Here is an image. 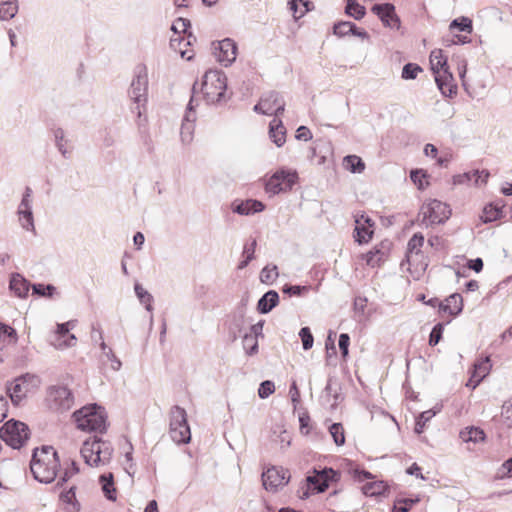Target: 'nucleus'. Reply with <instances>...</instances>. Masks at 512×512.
<instances>
[{"label": "nucleus", "instance_id": "1", "mask_svg": "<svg viewBox=\"0 0 512 512\" xmlns=\"http://www.w3.org/2000/svg\"><path fill=\"white\" fill-rule=\"evenodd\" d=\"M30 470L36 480L51 483L60 470L58 453L52 446L36 448L30 462Z\"/></svg>", "mask_w": 512, "mask_h": 512}, {"label": "nucleus", "instance_id": "2", "mask_svg": "<svg viewBox=\"0 0 512 512\" xmlns=\"http://www.w3.org/2000/svg\"><path fill=\"white\" fill-rule=\"evenodd\" d=\"M431 70L441 93L446 97H453L457 93L452 73L449 70L447 56L442 49H434L429 56Z\"/></svg>", "mask_w": 512, "mask_h": 512}, {"label": "nucleus", "instance_id": "3", "mask_svg": "<svg viewBox=\"0 0 512 512\" xmlns=\"http://www.w3.org/2000/svg\"><path fill=\"white\" fill-rule=\"evenodd\" d=\"M76 427L84 432L104 433L107 417L102 407L95 404L84 406L73 414Z\"/></svg>", "mask_w": 512, "mask_h": 512}, {"label": "nucleus", "instance_id": "4", "mask_svg": "<svg viewBox=\"0 0 512 512\" xmlns=\"http://www.w3.org/2000/svg\"><path fill=\"white\" fill-rule=\"evenodd\" d=\"M227 89V78L219 70L207 71L201 81L200 91L203 98L209 104H215L221 101Z\"/></svg>", "mask_w": 512, "mask_h": 512}, {"label": "nucleus", "instance_id": "5", "mask_svg": "<svg viewBox=\"0 0 512 512\" xmlns=\"http://www.w3.org/2000/svg\"><path fill=\"white\" fill-rule=\"evenodd\" d=\"M113 449L110 443L98 438L86 440L81 448V455L90 466H99L109 462Z\"/></svg>", "mask_w": 512, "mask_h": 512}, {"label": "nucleus", "instance_id": "6", "mask_svg": "<svg viewBox=\"0 0 512 512\" xmlns=\"http://www.w3.org/2000/svg\"><path fill=\"white\" fill-rule=\"evenodd\" d=\"M298 180V174L294 170L280 169L264 180V189L267 194L287 192L292 189Z\"/></svg>", "mask_w": 512, "mask_h": 512}, {"label": "nucleus", "instance_id": "7", "mask_svg": "<svg viewBox=\"0 0 512 512\" xmlns=\"http://www.w3.org/2000/svg\"><path fill=\"white\" fill-rule=\"evenodd\" d=\"M169 435L177 444L188 443L191 439L186 411L179 406L170 410Z\"/></svg>", "mask_w": 512, "mask_h": 512}, {"label": "nucleus", "instance_id": "8", "mask_svg": "<svg viewBox=\"0 0 512 512\" xmlns=\"http://www.w3.org/2000/svg\"><path fill=\"white\" fill-rule=\"evenodd\" d=\"M0 437L13 448L22 447L30 437L28 426L16 420L7 421L0 429Z\"/></svg>", "mask_w": 512, "mask_h": 512}, {"label": "nucleus", "instance_id": "9", "mask_svg": "<svg viewBox=\"0 0 512 512\" xmlns=\"http://www.w3.org/2000/svg\"><path fill=\"white\" fill-rule=\"evenodd\" d=\"M450 215L451 210L449 206L436 199L423 203L419 212L422 223L426 225L444 223L449 219Z\"/></svg>", "mask_w": 512, "mask_h": 512}, {"label": "nucleus", "instance_id": "10", "mask_svg": "<svg viewBox=\"0 0 512 512\" xmlns=\"http://www.w3.org/2000/svg\"><path fill=\"white\" fill-rule=\"evenodd\" d=\"M39 383V378L34 375L26 374L16 378L7 388L12 402L19 404L28 394L34 392Z\"/></svg>", "mask_w": 512, "mask_h": 512}, {"label": "nucleus", "instance_id": "11", "mask_svg": "<svg viewBox=\"0 0 512 512\" xmlns=\"http://www.w3.org/2000/svg\"><path fill=\"white\" fill-rule=\"evenodd\" d=\"M449 30L452 33H454L455 31L465 32L466 35L453 34L451 39L445 40L446 45L468 43L471 41L470 35L473 32L472 20L465 16L456 18L450 23Z\"/></svg>", "mask_w": 512, "mask_h": 512}, {"label": "nucleus", "instance_id": "12", "mask_svg": "<svg viewBox=\"0 0 512 512\" xmlns=\"http://www.w3.org/2000/svg\"><path fill=\"white\" fill-rule=\"evenodd\" d=\"M190 27L189 21L183 18H178L174 21L172 24L171 29L174 31L175 35L170 40L171 47L178 51L181 54L182 58H186L187 60H191L193 58V55L188 50H183L181 45L186 41V32L187 29Z\"/></svg>", "mask_w": 512, "mask_h": 512}, {"label": "nucleus", "instance_id": "13", "mask_svg": "<svg viewBox=\"0 0 512 512\" xmlns=\"http://www.w3.org/2000/svg\"><path fill=\"white\" fill-rule=\"evenodd\" d=\"M289 478V472L282 467L268 468L262 474L263 486L270 491H276L278 488L285 486Z\"/></svg>", "mask_w": 512, "mask_h": 512}, {"label": "nucleus", "instance_id": "14", "mask_svg": "<svg viewBox=\"0 0 512 512\" xmlns=\"http://www.w3.org/2000/svg\"><path fill=\"white\" fill-rule=\"evenodd\" d=\"M374 235V222L366 215H355L354 239L362 245L369 243Z\"/></svg>", "mask_w": 512, "mask_h": 512}, {"label": "nucleus", "instance_id": "15", "mask_svg": "<svg viewBox=\"0 0 512 512\" xmlns=\"http://www.w3.org/2000/svg\"><path fill=\"white\" fill-rule=\"evenodd\" d=\"M284 106L285 103L279 95L275 92H270L260 99L259 103L255 105L254 110L265 115H277L284 111Z\"/></svg>", "mask_w": 512, "mask_h": 512}, {"label": "nucleus", "instance_id": "16", "mask_svg": "<svg viewBox=\"0 0 512 512\" xmlns=\"http://www.w3.org/2000/svg\"><path fill=\"white\" fill-rule=\"evenodd\" d=\"M371 10L381 19L385 26L396 29L400 28V19L395 12L394 5L390 3L376 4Z\"/></svg>", "mask_w": 512, "mask_h": 512}, {"label": "nucleus", "instance_id": "17", "mask_svg": "<svg viewBox=\"0 0 512 512\" xmlns=\"http://www.w3.org/2000/svg\"><path fill=\"white\" fill-rule=\"evenodd\" d=\"M217 60L225 66L235 61L237 56V45L236 43L227 38L218 42L214 52Z\"/></svg>", "mask_w": 512, "mask_h": 512}, {"label": "nucleus", "instance_id": "18", "mask_svg": "<svg viewBox=\"0 0 512 512\" xmlns=\"http://www.w3.org/2000/svg\"><path fill=\"white\" fill-rule=\"evenodd\" d=\"M463 310V298L459 293H453L439 304L442 317H455Z\"/></svg>", "mask_w": 512, "mask_h": 512}, {"label": "nucleus", "instance_id": "19", "mask_svg": "<svg viewBox=\"0 0 512 512\" xmlns=\"http://www.w3.org/2000/svg\"><path fill=\"white\" fill-rule=\"evenodd\" d=\"M406 262L408 265L407 271L413 280L418 281L425 276L428 267L426 255L406 256Z\"/></svg>", "mask_w": 512, "mask_h": 512}, {"label": "nucleus", "instance_id": "20", "mask_svg": "<svg viewBox=\"0 0 512 512\" xmlns=\"http://www.w3.org/2000/svg\"><path fill=\"white\" fill-rule=\"evenodd\" d=\"M490 360L488 357L476 361L471 371V376L466 383V386L475 389L479 383L489 374L490 372Z\"/></svg>", "mask_w": 512, "mask_h": 512}, {"label": "nucleus", "instance_id": "21", "mask_svg": "<svg viewBox=\"0 0 512 512\" xmlns=\"http://www.w3.org/2000/svg\"><path fill=\"white\" fill-rule=\"evenodd\" d=\"M49 397L59 409H69L73 404L72 393L64 386L52 388L50 390Z\"/></svg>", "mask_w": 512, "mask_h": 512}, {"label": "nucleus", "instance_id": "22", "mask_svg": "<svg viewBox=\"0 0 512 512\" xmlns=\"http://www.w3.org/2000/svg\"><path fill=\"white\" fill-rule=\"evenodd\" d=\"M336 475L333 469H324L316 472L313 476H309L307 481L317 492H324L328 488L329 481L333 480Z\"/></svg>", "mask_w": 512, "mask_h": 512}, {"label": "nucleus", "instance_id": "23", "mask_svg": "<svg viewBox=\"0 0 512 512\" xmlns=\"http://www.w3.org/2000/svg\"><path fill=\"white\" fill-rule=\"evenodd\" d=\"M29 197L30 189H27L26 194L24 195L18 210L21 225L23 226V228L27 230L34 228L33 216L29 204Z\"/></svg>", "mask_w": 512, "mask_h": 512}, {"label": "nucleus", "instance_id": "24", "mask_svg": "<svg viewBox=\"0 0 512 512\" xmlns=\"http://www.w3.org/2000/svg\"><path fill=\"white\" fill-rule=\"evenodd\" d=\"M147 79L146 76L138 75L131 84L129 95L136 103L146 101Z\"/></svg>", "mask_w": 512, "mask_h": 512}, {"label": "nucleus", "instance_id": "25", "mask_svg": "<svg viewBox=\"0 0 512 512\" xmlns=\"http://www.w3.org/2000/svg\"><path fill=\"white\" fill-rule=\"evenodd\" d=\"M359 258L365 261L367 266L377 268L386 261L387 255L378 245H376L368 252L361 254Z\"/></svg>", "mask_w": 512, "mask_h": 512}, {"label": "nucleus", "instance_id": "26", "mask_svg": "<svg viewBox=\"0 0 512 512\" xmlns=\"http://www.w3.org/2000/svg\"><path fill=\"white\" fill-rule=\"evenodd\" d=\"M71 325H72L71 322H67V323L59 324L57 326L56 340L54 342V345L57 348L70 347V346L75 345L76 337L74 335H69V340L62 341V336L67 335L69 333Z\"/></svg>", "mask_w": 512, "mask_h": 512}, {"label": "nucleus", "instance_id": "27", "mask_svg": "<svg viewBox=\"0 0 512 512\" xmlns=\"http://www.w3.org/2000/svg\"><path fill=\"white\" fill-rule=\"evenodd\" d=\"M269 134L273 142L278 146H282L286 141V130L279 119H273L270 122Z\"/></svg>", "mask_w": 512, "mask_h": 512}, {"label": "nucleus", "instance_id": "28", "mask_svg": "<svg viewBox=\"0 0 512 512\" xmlns=\"http://www.w3.org/2000/svg\"><path fill=\"white\" fill-rule=\"evenodd\" d=\"M504 204H487L482 211L480 216L482 222L489 223L500 219L503 215Z\"/></svg>", "mask_w": 512, "mask_h": 512}, {"label": "nucleus", "instance_id": "29", "mask_svg": "<svg viewBox=\"0 0 512 512\" xmlns=\"http://www.w3.org/2000/svg\"><path fill=\"white\" fill-rule=\"evenodd\" d=\"M264 208L265 205L261 201L249 199L238 204L234 208V211L242 215H249L251 213L261 212Z\"/></svg>", "mask_w": 512, "mask_h": 512}, {"label": "nucleus", "instance_id": "30", "mask_svg": "<svg viewBox=\"0 0 512 512\" xmlns=\"http://www.w3.org/2000/svg\"><path fill=\"white\" fill-rule=\"evenodd\" d=\"M99 482L102 491L109 500H116L117 490L114 485V478L112 473H105L99 477Z\"/></svg>", "mask_w": 512, "mask_h": 512}, {"label": "nucleus", "instance_id": "31", "mask_svg": "<svg viewBox=\"0 0 512 512\" xmlns=\"http://www.w3.org/2000/svg\"><path fill=\"white\" fill-rule=\"evenodd\" d=\"M460 438L464 442H483L486 438L484 431L479 427H466L464 430L460 432Z\"/></svg>", "mask_w": 512, "mask_h": 512}, {"label": "nucleus", "instance_id": "32", "mask_svg": "<svg viewBox=\"0 0 512 512\" xmlns=\"http://www.w3.org/2000/svg\"><path fill=\"white\" fill-rule=\"evenodd\" d=\"M424 242V235L422 233H415L408 241L406 256L424 255L422 252Z\"/></svg>", "mask_w": 512, "mask_h": 512}, {"label": "nucleus", "instance_id": "33", "mask_svg": "<svg viewBox=\"0 0 512 512\" xmlns=\"http://www.w3.org/2000/svg\"><path fill=\"white\" fill-rule=\"evenodd\" d=\"M279 296L276 291H268L258 302V310L261 313H268L278 304Z\"/></svg>", "mask_w": 512, "mask_h": 512}, {"label": "nucleus", "instance_id": "34", "mask_svg": "<svg viewBox=\"0 0 512 512\" xmlns=\"http://www.w3.org/2000/svg\"><path fill=\"white\" fill-rule=\"evenodd\" d=\"M289 6L293 17L296 20L303 17L312 9V3L309 0H290Z\"/></svg>", "mask_w": 512, "mask_h": 512}, {"label": "nucleus", "instance_id": "35", "mask_svg": "<svg viewBox=\"0 0 512 512\" xmlns=\"http://www.w3.org/2000/svg\"><path fill=\"white\" fill-rule=\"evenodd\" d=\"M10 289L19 297H25L29 291L28 282L19 274L13 275L10 280Z\"/></svg>", "mask_w": 512, "mask_h": 512}, {"label": "nucleus", "instance_id": "36", "mask_svg": "<svg viewBox=\"0 0 512 512\" xmlns=\"http://www.w3.org/2000/svg\"><path fill=\"white\" fill-rule=\"evenodd\" d=\"M261 329V326L258 327L254 325L252 330L254 334L245 335L243 338V346L246 350L247 354L253 355L258 352V340H257V332Z\"/></svg>", "mask_w": 512, "mask_h": 512}, {"label": "nucleus", "instance_id": "37", "mask_svg": "<svg viewBox=\"0 0 512 512\" xmlns=\"http://www.w3.org/2000/svg\"><path fill=\"white\" fill-rule=\"evenodd\" d=\"M344 167L352 173H361L365 169V163L357 155H349L343 159Z\"/></svg>", "mask_w": 512, "mask_h": 512}, {"label": "nucleus", "instance_id": "38", "mask_svg": "<svg viewBox=\"0 0 512 512\" xmlns=\"http://www.w3.org/2000/svg\"><path fill=\"white\" fill-rule=\"evenodd\" d=\"M18 12V4L16 0H10L0 3V19L10 20Z\"/></svg>", "mask_w": 512, "mask_h": 512}, {"label": "nucleus", "instance_id": "39", "mask_svg": "<svg viewBox=\"0 0 512 512\" xmlns=\"http://www.w3.org/2000/svg\"><path fill=\"white\" fill-rule=\"evenodd\" d=\"M345 12L356 20L362 19L366 14L365 7L355 0H347Z\"/></svg>", "mask_w": 512, "mask_h": 512}, {"label": "nucleus", "instance_id": "40", "mask_svg": "<svg viewBox=\"0 0 512 512\" xmlns=\"http://www.w3.org/2000/svg\"><path fill=\"white\" fill-rule=\"evenodd\" d=\"M499 422L507 429L512 428V399L502 405Z\"/></svg>", "mask_w": 512, "mask_h": 512}, {"label": "nucleus", "instance_id": "41", "mask_svg": "<svg viewBox=\"0 0 512 512\" xmlns=\"http://www.w3.org/2000/svg\"><path fill=\"white\" fill-rule=\"evenodd\" d=\"M0 340L7 344H15L18 340L16 330L9 325L0 323Z\"/></svg>", "mask_w": 512, "mask_h": 512}, {"label": "nucleus", "instance_id": "42", "mask_svg": "<svg viewBox=\"0 0 512 512\" xmlns=\"http://www.w3.org/2000/svg\"><path fill=\"white\" fill-rule=\"evenodd\" d=\"M195 124L193 121L185 119L182 123L180 136L181 140L184 144H189L192 142L194 137Z\"/></svg>", "mask_w": 512, "mask_h": 512}, {"label": "nucleus", "instance_id": "43", "mask_svg": "<svg viewBox=\"0 0 512 512\" xmlns=\"http://www.w3.org/2000/svg\"><path fill=\"white\" fill-rule=\"evenodd\" d=\"M410 178L413 181V183L420 190H424L425 188H427L429 186L428 175L423 170H413V171H411Z\"/></svg>", "mask_w": 512, "mask_h": 512}, {"label": "nucleus", "instance_id": "44", "mask_svg": "<svg viewBox=\"0 0 512 512\" xmlns=\"http://www.w3.org/2000/svg\"><path fill=\"white\" fill-rule=\"evenodd\" d=\"M329 432L337 446L345 443V429L341 423H333L329 427Z\"/></svg>", "mask_w": 512, "mask_h": 512}, {"label": "nucleus", "instance_id": "45", "mask_svg": "<svg viewBox=\"0 0 512 512\" xmlns=\"http://www.w3.org/2000/svg\"><path fill=\"white\" fill-rule=\"evenodd\" d=\"M385 490H386V485L382 481L370 482V483H367L366 485H364V487H363L364 494H366L368 496L380 495V494L384 493Z\"/></svg>", "mask_w": 512, "mask_h": 512}, {"label": "nucleus", "instance_id": "46", "mask_svg": "<svg viewBox=\"0 0 512 512\" xmlns=\"http://www.w3.org/2000/svg\"><path fill=\"white\" fill-rule=\"evenodd\" d=\"M278 277L276 266H266L261 270L260 280L266 284H272Z\"/></svg>", "mask_w": 512, "mask_h": 512}, {"label": "nucleus", "instance_id": "47", "mask_svg": "<svg viewBox=\"0 0 512 512\" xmlns=\"http://www.w3.org/2000/svg\"><path fill=\"white\" fill-rule=\"evenodd\" d=\"M255 249H256V241L255 240H253L251 243L246 244L244 246L243 257H245V259L239 263V265H238L239 269L245 268L248 265V263L253 259Z\"/></svg>", "mask_w": 512, "mask_h": 512}, {"label": "nucleus", "instance_id": "48", "mask_svg": "<svg viewBox=\"0 0 512 512\" xmlns=\"http://www.w3.org/2000/svg\"><path fill=\"white\" fill-rule=\"evenodd\" d=\"M333 31L335 35L343 37L349 33H355L356 26L351 22H340L334 25Z\"/></svg>", "mask_w": 512, "mask_h": 512}, {"label": "nucleus", "instance_id": "49", "mask_svg": "<svg viewBox=\"0 0 512 512\" xmlns=\"http://www.w3.org/2000/svg\"><path fill=\"white\" fill-rule=\"evenodd\" d=\"M435 412L432 410H427L422 412L419 417L417 418L416 425H415V431L417 433H422L424 430V427L426 423L435 416Z\"/></svg>", "mask_w": 512, "mask_h": 512}, {"label": "nucleus", "instance_id": "50", "mask_svg": "<svg viewBox=\"0 0 512 512\" xmlns=\"http://www.w3.org/2000/svg\"><path fill=\"white\" fill-rule=\"evenodd\" d=\"M421 71L422 68L419 65L408 63L403 67L402 77L404 79H415Z\"/></svg>", "mask_w": 512, "mask_h": 512}, {"label": "nucleus", "instance_id": "51", "mask_svg": "<svg viewBox=\"0 0 512 512\" xmlns=\"http://www.w3.org/2000/svg\"><path fill=\"white\" fill-rule=\"evenodd\" d=\"M299 336L302 340L303 348L305 350L312 348L314 339L308 327H303L299 332Z\"/></svg>", "mask_w": 512, "mask_h": 512}, {"label": "nucleus", "instance_id": "52", "mask_svg": "<svg viewBox=\"0 0 512 512\" xmlns=\"http://www.w3.org/2000/svg\"><path fill=\"white\" fill-rule=\"evenodd\" d=\"M275 391V386L272 381L266 380L260 384L258 395L260 398L265 399Z\"/></svg>", "mask_w": 512, "mask_h": 512}, {"label": "nucleus", "instance_id": "53", "mask_svg": "<svg viewBox=\"0 0 512 512\" xmlns=\"http://www.w3.org/2000/svg\"><path fill=\"white\" fill-rule=\"evenodd\" d=\"M55 291L52 285L36 284L33 285V293L39 296L51 297Z\"/></svg>", "mask_w": 512, "mask_h": 512}, {"label": "nucleus", "instance_id": "54", "mask_svg": "<svg viewBox=\"0 0 512 512\" xmlns=\"http://www.w3.org/2000/svg\"><path fill=\"white\" fill-rule=\"evenodd\" d=\"M135 292L140 301L146 305L147 309H150L152 296L140 285H135Z\"/></svg>", "mask_w": 512, "mask_h": 512}, {"label": "nucleus", "instance_id": "55", "mask_svg": "<svg viewBox=\"0 0 512 512\" xmlns=\"http://www.w3.org/2000/svg\"><path fill=\"white\" fill-rule=\"evenodd\" d=\"M442 333H443V325L441 323L435 325L430 333L429 344L431 346L437 345L442 338Z\"/></svg>", "mask_w": 512, "mask_h": 512}, {"label": "nucleus", "instance_id": "56", "mask_svg": "<svg viewBox=\"0 0 512 512\" xmlns=\"http://www.w3.org/2000/svg\"><path fill=\"white\" fill-rule=\"evenodd\" d=\"M415 502L411 499L399 500L394 504L393 512H408Z\"/></svg>", "mask_w": 512, "mask_h": 512}, {"label": "nucleus", "instance_id": "57", "mask_svg": "<svg viewBox=\"0 0 512 512\" xmlns=\"http://www.w3.org/2000/svg\"><path fill=\"white\" fill-rule=\"evenodd\" d=\"M349 344H350V337L348 334L346 333H342L340 336H339V342H338V345H339V348L342 352V356L343 358H346L347 355H348V347H349Z\"/></svg>", "mask_w": 512, "mask_h": 512}, {"label": "nucleus", "instance_id": "58", "mask_svg": "<svg viewBox=\"0 0 512 512\" xmlns=\"http://www.w3.org/2000/svg\"><path fill=\"white\" fill-rule=\"evenodd\" d=\"M79 473V468L77 464L73 461L71 462L70 466L67 467L64 471V474L62 476V481L67 482L69 479H71L73 476L77 475Z\"/></svg>", "mask_w": 512, "mask_h": 512}, {"label": "nucleus", "instance_id": "59", "mask_svg": "<svg viewBox=\"0 0 512 512\" xmlns=\"http://www.w3.org/2000/svg\"><path fill=\"white\" fill-rule=\"evenodd\" d=\"M75 486H71L67 491L61 493L60 498L64 503L73 504L76 500Z\"/></svg>", "mask_w": 512, "mask_h": 512}, {"label": "nucleus", "instance_id": "60", "mask_svg": "<svg viewBox=\"0 0 512 512\" xmlns=\"http://www.w3.org/2000/svg\"><path fill=\"white\" fill-rule=\"evenodd\" d=\"M310 417L307 415H303L300 417V431L303 435H308L311 431V425H310Z\"/></svg>", "mask_w": 512, "mask_h": 512}, {"label": "nucleus", "instance_id": "61", "mask_svg": "<svg viewBox=\"0 0 512 512\" xmlns=\"http://www.w3.org/2000/svg\"><path fill=\"white\" fill-rule=\"evenodd\" d=\"M501 478L512 477V458L505 461L500 468Z\"/></svg>", "mask_w": 512, "mask_h": 512}, {"label": "nucleus", "instance_id": "62", "mask_svg": "<svg viewBox=\"0 0 512 512\" xmlns=\"http://www.w3.org/2000/svg\"><path fill=\"white\" fill-rule=\"evenodd\" d=\"M473 176H475V182L477 184H485L489 178V172L486 171V170H476L474 173H473Z\"/></svg>", "mask_w": 512, "mask_h": 512}, {"label": "nucleus", "instance_id": "63", "mask_svg": "<svg viewBox=\"0 0 512 512\" xmlns=\"http://www.w3.org/2000/svg\"><path fill=\"white\" fill-rule=\"evenodd\" d=\"M296 137L298 139H303V140L307 141V140H310L312 138V134H311L310 130L307 127L300 126L297 129Z\"/></svg>", "mask_w": 512, "mask_h": 512}, {"label": "nucleus", "instance_id": "64", "mask_svg": "<svg viewBox=\"0 0 512 512\" xmlns=\"http://www.w3.org/2000/svg\"><path fill=\"white\" fill-rule=\"evenodd\" d=\"M468 268L474 270L475 272L479 273L483 269V261L481 258H476L469 260L468 262Z\"/></svg>", "mask_w": 512, "mask_h": 512}]
</instances>
